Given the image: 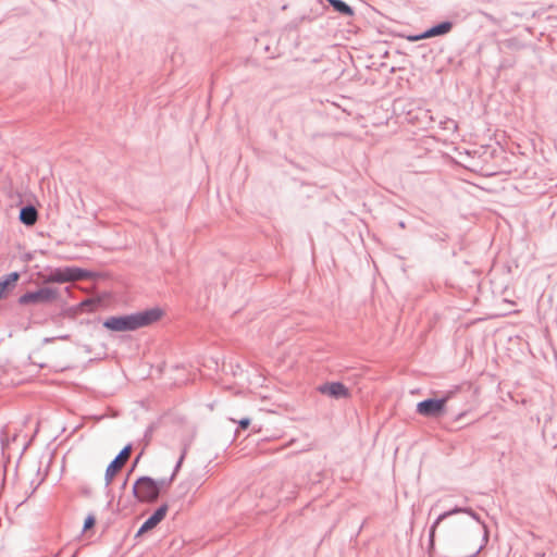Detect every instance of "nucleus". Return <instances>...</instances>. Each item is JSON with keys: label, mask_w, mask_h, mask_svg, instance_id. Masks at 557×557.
<instances>
[{"label": "nucleus", "mask_w": 557, "mask_h": 557, "mask_svg": "<svg viewBox=\"0 0 557 557\" xmlns=\"http://www.w3.org/2000/svg\"><path fill=\"white\" fill-rule=\"evenodd\" d=\"M162 313L160 308H150L131 314L109 317L102 325L112 332L136 331L157 322Z\"/></svg>", "instance_id": "f257e3e1"}, {"label": "nucleus", "mask_w": 557, "mask_h": 557, "mask_svg": "<svg viewBox=\"0 0 557 557\" xmlns=\"http://www.w3.org/2000/svg\"><path fill=\"white\" fill-rule=\"evenodd\" d=\"M132 493L137 502L143 504H153L160 496L156 480L148 475L137 478Z\"/></svg>", "instance_id": "f03ea898"}, {"label": "nucleus", "mask_w": 557, "mask_h": 557, "mask_svg": "<svg viewBox=\"0 0 557 557\" xmlns=\"http://www.w3.org/2000/svg\"><path fill=\"white\" fill-rule=\"evenodd\" d=\"M58 298V292L52 287H41L37 290L26 292L17 299L18 305H47L53 302Z\"/></svg>", "instance_id": "7ed1b4c3"}, {"label": "nucleus", "mask_w": 557, "mask_h": 557, "mask_svg": "<svg viewBox=\"0 0 557 557\" xmlns=\"http://www.w3.org/2000/svg\"><path fill=\"white\" fill-rule=\"evenodd\" d=\"M453 392H448L442 398H426L417 404V412L423 417L435 418L440 417L445 411V406L451 397Z\"/></svg>", "instance_id": "20e7f679"}, {"label": "nucleus", "mask_w": 557, "mask_h": 557, "mask_svg": "<svg viewBox=\"0 0 557 557\" xmlns=\"http://www.w3.org/2000/svg\"><path fill=\"white\" fill-rule=\"evenodd\" d=\"M132 445L128 444L121 449L115 458L109 463L104 473L106 486L112 483L114 475L123 468L131 456Z\"/></svg>", "instance_id": "39448f33"}, {"label": "nucleus", "mask_w": 557, "mask_h": 557, "mask_svg": "<svg viewBox=\"0 0 557 557\" xmlns=\"http://www.w3.org/2000/svg\"><path fill=\"white\" fill-rule=\"evenodd\" d=\"M459 512H465V513H468L472 519H474L475 521L481 522V519H480V516L473 511L471 508L469 507H455L448 511H445L443 513H441L436 519L435 521L432 523L431 528H430V532H429V542H430V545L432 546L434 544V536H435V531H436V528L438 527V524L446 518L455 515V513H459Z\"/></svg>", "instance_id": "423d86ee"}, {"label": "nucleus", "mask_w": 557, "mask_h": 557, "mask_svg": "<svg viewBox=\"0 0 557 557\" xmlns=\"http://www.w3.org/2000/svg\"><path fill=\"white\" fill-rule=\"evenodd\" d=\"M407 120L409 123L424 129L432 127L434 122L430 110L423 108H417L414 110L408 111Z\"/></svg>", "instance_id": "0eeeda50"}, {"label": "nucleus", "mask_w": 557, "mask_h": 557, "mask_svg": "<svg viewBox=\"0 0 557 557\" xmlns=\"http://www.w3.org/2000/svg\"><path fill=\"white\" fill-rule=\"evenodd\" d=\"M168 509V504H162L160 507H158L154 510V512L138 529L137 533L135 534V537H139L144 533L156 528L164 519Z\"/></svg>", "instance_id": "6e6552de"}, {"label": "nucleus", "mask_w": 557, "mask_h": 557, "mask_svg": "<svg viewBox=\"0 0 557 557\" xmlns=\"http://www.w3.org/2000/svg\"><path fill=\"white\" fill-rule=\"evenodd\" d=\"M321 394L327 395L335 399L346 398L349 396L348 388L342 382H331L322 384L318 387Z\"/></svg>", "instance_id": "1a4fd4ad"}, {"label": "nucleus", "mask_w": 557, "mask_h": 557, "mask_svg": "<svg viewBox=\"0 0 557 557\" xmlns=\"http://www.w3.org/2000/svg\"><path fill=\"white\" fill-rule=\"evenodd\" d=\"M451 28H453V23L449 21H444L436 25L431 26L430 28L424 30L421 35L414 36L411 39L417 40V39H424V38L442 36V35L449 33L451 30Z\"/></svg>", "instance_id": "9d476101"}, {"label": "nucleus", "mask_w": 557, "mask_h": 557, "mask_svg": "<svg viewBox=\"0 0 557 557\" xmlns=\"http://www.w3.org/2000/svg\"><path fill=\"white\" fill-rule=\"evenodd\" d=\"M18 220L26 226H33L38 220V211L33 205L21 208Z\"/></svg>", "instance_id": "9b49d317"}, {"label": "nucleus", "mask_w": 557, "mask_h": 557, "mask_svg": "<svg viewBox=\"0 0 557 557\" xmlns=\"http://www.w3.org/2000/svg\"><path fill=\"white\" fill-rule=\"evenodd\" d=\"M69 271L67 267L63 268H55L49 271V273L46 276L45 282L47 283H67L69 280Z\"/></svg>", "instance_id": "f8f14e48"}, {"label": "nucleus", "mask_w": 557, "mask_h": 557, "mask_svg": "<svg viewBox=\"0 0 557 557\" xmlns=\"http://www.w3.org/2000/svg\"><path fill=\"white\" fill-rule=\"evenodd\" d=\"M185 455H186V448H184L182 455L180 456V458H178V460H177V462H176V465L174 467V471H173V473H172V475L170 478H162V479L156 480L157 486H158V490H159V494H161V492L164 488H168L172 484V482H173V480H174L178 469L182 466V462H183V460L185 458Z\"/></svg>", "instance_id": "ddd939ff"}, {"label": "nucleus", "mask_w": 557, "mask_h": 557, "mask_svg": "<svg viewBox=\"0 0 557 557\" xmlns=\"http://www.w3.org/2000/svg\"><path fill=\"white\" fill-rule=\"evenodd\" d=\"M67 271L70 282L85 281L95 276L91 271L78 267H67Z\"/></svg>", "instance_id": "4468645a"}, {"label": "nucleus", "mask_w": 557, "mask_h": 557, "mask_svg": "<svg viewBox=\"0 0 557 557\" xmlns=\"http://www.w3.org/2000/svg\"><path fill=\"white\" fill-rule=\"evenodd\" d=\"M18 278V272H11L0 280V299L4 297V294L9 289V287L14 286Z\"/></svg>", "instance_id": "2eb2a0df"}, {"label": "nucleus", "mask_w": 557, "mask_h": 557, "mask_svg": "<svg viewBox=\"0 0 557 557\" xmlns=\"http://www.w3.org/2000/svg\"><path fill=\"white\" fill-rule=\"evenodd\" d=\"M327 2L332 5V8L336 12H338V13L345 15V16L354 15V9L349 4H347L345 1H343V0H327Z\"/></svg>", "instance_id": "dca6fc26"}, {"label": "nucleus", "mask_w": 557, "mask_h": 557, "mask_svg": "<svg viewBox=\"0 0 557 557\" xmlns=\"http://www.w3.org/2000/svg\"><path fill=\"white\" fill-rule=\"evenodd\" d=\"M440 124L443 129L457 131L458 128L457 122L453 119H445L444 121H441Z\"/></svg>", "instance_id": "f3484780"}, {"label": "nucleus", "mask_w": 557, "mask_h": 557, "mask_svg": "<svg viewBox=\"0 0 557 557\" xmlns=\"http://www.w3.org/2000/svg\"><path fill=\"white\" fill-rule=\"evenodd\" d=\"M96 306L97 304L92 299H86L79 304L82 311L86 312L92 311Z\"/></svg>", "instance_id": "a211bd4d"}, {"label": "nucleus", "mask_w": 557, "mask_h": 557, "mask_svg": "<svg viewBox=\"0 0 557 557\" xmlns=\"http://www.w3.org/2000/svg\"><path fill=\"white\" fill-rule=\"evenodd\" d=\"M96 523V518L94 515H88L84 521V527H83V530L86 531V530H89L91 529Z\"/></svg>", "instance_id": "6ab92c4d"}, {"label": "nucleus", "mask_w": 557, "mask_h": 557, "mask_svg": "<svg viewBox=\"0 0 557 557\" xmlns=\"http://www.w3.org/2000/svg\"><path fill=\"white\" fill-rule=\"evenodd\" d=\"M250 419L249 418H242L238 421V426L243 430L247 429L250 425Z\"/></svg>", "instance_id": "aec40b11"}, {"label": "nucleus", "mask_w": 557, "mask_h": 557, "mask_svg": "<svg viewBox=\"0 0 557 557\" xmlns=\"http://www.w3.org/2000/svg\"><path fill=\"white\" fill-rule=\"evenodd\" d=\"M481 549H482V546H480L478 549H475L473 553H471V554H470L469 556H467V557H475V556L480 553V550H481Z\"/></svg>", "instance_id": "412c9836"}, {"label": "nucleus", "mask_w": 557, "mask_h": 557, "mask_svg": "<svg viewBox=\"0 0 557 557\" xmlns=\"http://www.w3.org/2000/svg\"><path fill=\"white\" fill-rule=\"evenodd\" d=\"M398 226H399L400 228H405V227H406V224H405V222H404V221H399V222H398Z\"/></svg>", "instance_id": "4be33fe9"}, {"label": "nucleus", "mask_w": 557, "mask_h": 557, "mask_svg": "<svg viewBox=\"0 0 557 557\" xmlns=\"http://www.w3.org/2000/svg\"><path fill=\"white\" fill-rule=\"evenodd\" d=\"M126 484H127V479H125L124 482L122 483V488H125Z\"/></svg>", "instance_id": "5701e85b"}, {"label": "nucleus", "mask_w": 557, "mask_h": 557, "mask_svg": "<svg viewBox=\"0 0 557 557\" xmlns=\"http://www.w3.org/2000/svg\"><path fill=\"white\" fill-rule=\"evenodd\" d=\"M484 529H485V533H484V536L486 537L487 536V531H486V527L483 524Z\"/></svg>", "instance_id": "b1692460"}, {"label": "nucleus", "mask_w": 557, "mask_h": 557, "mask_svg": "<svg viewBox=\"0 0 557 557\" xmlns=\"http://www.w3.org/2000/svg\"><path fill=\"white\" fill-rule=\"evenodd\" d=\"M72 557H74V556H72Z\"/></svg>", "instance_id": "393cba45"}]
</instances>
